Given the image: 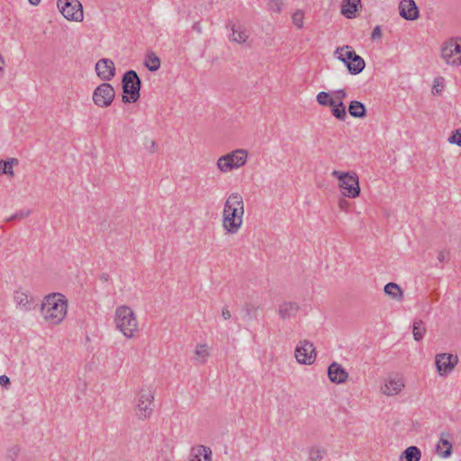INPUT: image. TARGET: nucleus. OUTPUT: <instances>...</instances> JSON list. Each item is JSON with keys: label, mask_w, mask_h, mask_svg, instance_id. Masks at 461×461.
I'll return each mask as SVG.
<instances>
[{"label": "nucleus", "mask_w": 461, "mask_h": 461, "mask_svg": "<svg viewBox=\"0 0 461 461\" xmlns=\"http://www.w3.org/2000/svg\"><path fill=\"white\" fill-rule=\"evenodd\" d=\"M443 78L442 77H437L435 78L434 80V84H433V91L436 93V94H439L444 86H443Z\"/></svg>", "instance_id": "39"}, {"label": "nucleus", "mask_w": 461, "mask_h": 461, "mask_svg": "<svg viewBox=\"0 0 461 461\" xmlns=\"http://www.w3.org/2000/svg\"><path fill=\"white\" fill-rule=\"evenodd\" d=\"M331 176L338 179V186L344 197L357 198L360 194L359 177L355 171L333 170Z\"/></svg>", "instance_id": "4"}, {"label": "nucleus", "mask_w": 461, "mask_h": 461, "mask_svg": "<svg viewBox=\"0 0 461 461\" xmlns=\"http://www.w3.org/2000/svg\"><path fill=\"white\" fill-rule=\"evenodd\" d=\"M189 461H212V450L203 445L192 447Z\"/></svg>", "instance_id": "20"}, {"label": "nucleus", "mask_w": 461, "mask_h": 461, "mask_svg": "<svg viewBox=\"0 0 461 461\" xmlns=\"http://www.w3.org/2000/svg\"><path fill=\"white\" fill-rule=\"evenodd\" d=\"M28 1L32 5H38L41 3V0H28Z\"/></svg>", "instance_id": "49"}, {"label": "nucleus", "mask_w": 461, "mask_h": 461, "mask_svg": "<svg viewBox=\"0 0 461 461\" xmlns=\"http://www.w3.org/2000/svg\"><path fill=\"white\" fill-rule=\"evenodd\" d=\"M348 113L352 117L364 118L366 114V109L361 102L351 101L348 105Z\"/></svg>", "instance_id": "28"}, {"label": "nucleus", "mask_w": 461, "mask_h": 461, "mask_svg": "<svg viewBox=\"0 0 461 461\" xmlns=\"http://www.w3.org/2000/svg\"><path fill=\"white\" fill-rule=\"evenodd\" d=\"M294 357L302 365H312L317 357L313 343L307 339L300 340L295 348Z\"/></svg>", "instance_id": "11"}, {"label": "nucleus", "mask_w": 461, "mask_h": 461, "mask_svg": "<svg viewBox=\"0 0 461 461\" xmlns=\"http://www.w3.org/2000/svg\"><path fill=\"white\" fill-rule=\"evenodd\" d=\"M400 15L408 21L419 18V9L414 0H402L399 5Z\"/></svg>", "instance_id": "16"}, {"label": "nucleus", "mask_w": 461, "mask_h": 461, "mask_svg": "<svg viewBox=\"0 0 461 461\" xmlns=\"http://www.w3.org/2000/svg\"><path fill=\"white\" fill-rule=\"evenodd\" d=\"M347 59H350V62L348 64V69L352 75L359 74L366 67L363 58L357 55L354 50L348 52Z\"/></svg>", "instance_id": "21"}, {"label": "nucleus", "mask_w": 461, "mask_h": 461, "mask_svg": "<svg viewBox=\"0 0 461 461\" xmlns=\"http://www.w3.org/2000/svg\"><path fill=\"white\" fill-rule=\"evenodd\" d=\"M384 292L395 301L402 302L403 299V291L396 283L390 282L386 284Z\"/></svg>", "instance_id": "25"}, {"label": "nucleus", "mask_w": 461, "mask_h": 461, "mask_svg": "<svg viewBox=\"0 0 461 461\" xmlns=\"http://www.w3.org/2000/svg\"><path fill=\"white\" fill-rule=\"evenodd\" d=\"M68 308L66 296L60 293H52L44 296L41 305V313L48 324L59 325L65 320Z\"/></svg>", "instance_id": "2"}, {"label": "nucleus", "mask_w": 461, "mask_h": 461, "mask_svg": "<svg viewBox=\"0 0 461 461\" xmlns=\"http://www.w3.org/2000/svg\"><path fill=\"white\" fill-rule=\"evenodd\" d=\"M331 107L332 115L339 121H345L347 117V112L343 102L337 103L336 101Z\"/></svg>", "instance_id": "31"}, {"label": "nucleus", "mask_w": 461, "mask_h": 461, "mask_svg": "<svg viewBox=\"0 0 461 461\" xmlns=\"http://www.w3.org/2000/svg\"><path fill=\"white\" fill-rule=\"evenodd\" d=\"M382 38V29L379 25H376L371 33V39L373 41L380 40Z\"/></svg>", "instance_id": "42"}, {"label": "nucleus", "mask_w": 461, "mask_h": 461, "mask_svg": "<svg viewBox=\"0 0 461 461\" xmlns=\"http://www.w3.org/2000/svg\"><path fill=\"white\" fill-rule=\"evenodd\" d=\"M113 322L116 330L128 339L135 338L140 331L137 315L130 306H117Z\"/></svg>", "instance_id": "3"}, {"label": "nucleus", "mask_w": 461, "mask_h": 461, "mask_svg": "<svg viewBox=\"0 0 461 461\" xmlns=\"http://www.w3.org/2000/svg\"><path fill=\"white\" fill-rule=\"evenodd\" d=\"M352 51V48L348 45L339 47L335 50V56L337 57L338 59L342 61L348 67V64L350 62V59H347V55L348 54V52Z\"/></svg>", "instance_id": "32"}, {"label": "nucleus", "mask_w": 461, "mask_h": 461, "mask_svg": "<svg viewBox=\"0 0 461 461\" xmlns=\"http://www.w3.org/2000/svg\"><path fill=\"white\" fill-rule=\"evenodd\" d=\"M458 363L456 355L441 353L435 357L437 371L440 375L449 374Z\"/></svg>", "instance_id": "13"}, {"label": "nucleus", "mask_w": 461, "mask_h": 461, "mask_svg": "<svg viewBox=\"0 0 461 461\" xmlns=\"http://www.w3.org/2000/svg\"><path fill=\"white\" fill-rule=\"evenodd\" d=\"M452 443L450 442V434L448 432H441L439 439L436 445V453L442 458H447L452 454Z\"/></svg>", "instance_id": "17"}, {"label": "nucleus", "mask_w": 461, "mask_h": 461, "mask_svg": "<svg viewBox=\"0 0 461 461\" xmlns=\"http://www.w3.org/2000/svg\"><path fill=\"white\" fill-rule=\"evenodd\" d=\"M421 458V452L419 447L415 446L408 447L400 456V461H420Z\"/></svg>", "instance_id": "27"}, {"label": "nucleus", "mask_w": 461, "mask_h": 461, "mask_svg": "<svg viewBox=\"0 0 461 461\" xmlns=\"http://www.w3.org/2000/svg\"><path fill=\"white\" fill-rule=\"evenodd\" d=\"M19 451L20 449L17 447H11L7 452V458L10 461H14L19 455Z\"/></svg>", "instance_id": "40"}, {"label": "nucleus", "mask_w": 461, "mask_h": 461, "mask_svg": "<svg viewBox=\"0 0 461 461\" xmlns=\"http://www.w3.org/2000/svg\"><path fill=\"white\" fill-rule=\"evenodd\" d=\"M361 6V0H342L341 14L348 19L356 16L358 7Z\"/></svg>", "instance_id": "23"}, {"label": "nucleus", "mask_w": 461, "mask_h": 461, "mask_svg": "<svg viewBox=\"0 0 461 461\" xmlns=\"http://www.w3.org/2000/svg\"><path fill=\"white\" fill-rule=\"evenodd\" d=\"M333 99H336L337 103L343 102L347 97V92L344 89L336 90L332 94Z\"/></svg>", "instance_id": "37"}, {"label": "nucleus", "mask_w": 461, "mask_h": 461, "mask_svg": "<svg viewBox=\"0 0 461 461\" xmlns=\"http://www.w3.org/2000/svg\"><path fill=\"white\" fill-rule=\"evenodd\" d=\"M325 455V450L318 447H312L308 452L310 461H321Z\"/></svg>", "instance_id": "34"}, {"label": "nucleus", "mask_w": 461, "mask_h": 461, "mask_svg": "<svg viewBox=\"0 0 461 461\" xmlns=\"http://www.w3.org/2000/svg\"><path fill=\"white\" fill-rule=\"evenodd\" d=\"M155 391L151 386L141 387L135 397L134 412L138 419L147 420L154 411Z\"/></svg>", "instance_id": "5"}, {"label": "nucleus", "mask_w": 461, "mask_h": 461, "mask_svg": "<svg viewBox=\"0 0 461 461\" xmlns=\"http://www.w3.org/2000/svg\"><path fill=\"white\" fill-rule=\"evenodd\" d=\"M441 57L448 65H461V44L457 40L450 39L442 45Z\"/></svg>", "instance_id": "9"}, {"label": "nucleus", "mask_w": 461, "mask_h": 461, "mask_svg": "<svg viewBox=\"0 0 461 461\" xmlns=\"http://www.w3.org/2000/svg\"><path fill=\"white\" fill-rule=\"evenodd\" d=\"M57 5L66 19L75 22L83 20V7L78 0H58Z\"/></svg>", "instance_id": "8"}, {"label": "nucleus", "mask_w": 461, "mask_h": 461, "mask_svg": "<svg viewBox=\"0 0 461 461\" xmlns=\"http://www.w3.org/2000/svg\"><path fill=\"white\" fill-rule=\"evenodd\" d=\"M426 333V326L423 321L414 320L412 323V334L416 341H420Z\"/></svg>", "instance_id": "30"}, {"label": "nucleus", "mask_w": 461, "mask_h": 461, "mask_svg": "<svg viewBox=\"0 0 461 461\" xmlns=\"http://www.w3.org/2000/svg\"><path fill=\"white\" fill-rule=\"evenodd\" d=\"M14 301L17 307L24 310H32V298L23 289H17L14 293Z\"/></svg>", "instance_id": "22"}, {"label": "nucleus", "mask_w": 461, "mask_h": 461, "mask_svg": "<svg viewBox=\"0 0 461 461\" xmlns=\"http://www.w3.org/2000/svg\"><path fill=\"white\" fill-rule=\"evenodd\" d=\"M157 149H158L157 143L154 140H152L150 142V147H149L150 152H152V153L156 152Z\"/></svg>", "instance_id": "48"}, {"label": "nucleus", "mask_w": 461, "mask_h": 461, "mask_svg": "<svg viewBox=\"0 0 461 461\" xmlns=\"http://www.w3.org/2000/svg\"><path fill=\"white\" fill-rule=\"evenodd\" d=\"M5 75V60L2 57V55L0 54V79L4 77Z\"/></svg>", "instance_id": "45"}, {"label": "nucleus", "mask_w": 461, "mask_h": 461, "mask_svg": "<svg viewBox=\"0 0 461 461\" xmlns=\"http://www.w3.org/2000/svg\"><path fill=\"white\" fill-rule=\"evenodd\" d=\"M293 23L298 28L303 27L304 12L302 10H296L292 15Z\"/></svg>", "instance_id": "35"}, {"label": "nucleus", "mask_w": 461, "mask_h": 461, "mask_svg": "<svg viewBox=\"0 0 461 461\" xmlns=\"http://www.w3.org/2000/svg\"><path fill=\"white\" fill-rule=\"evenodd\" d=\"M122 89L125 95H122V102L135 103L140 98L141 81L134 70L127 71L122 77Z\"/></svg>", "instance_id": "7"}, {"label": "nucleus", "mask_w": 461, "mask_h": 461, "mask_svg": "<svg viewBox=\"0 0 461 461\" xmlns=\"http://www.w3.org/2000/svg\"><path fill=\"white\" fill-rule=\"evenodd\" d=\"M282 5L283 3L281 0H271L269 3V8L279 13L282 10Z\"/></svg>", "instance_id": "41"}, {"label": "nucleus", "mask_w": 461, "mask_h": 461, "mask_svg": "<svg viewBox=\"0 0 461 461\" xmlns=\"http://www.w3.org/2000/svg\"><path fill=\"white\" fill-rule=\"evenodd\" d=\"M316 100L322 106H332L336 102V99H333V95L323 91L317 95Z\"/></svg>", "instance_id": "33"}, {"label": "nucleus", "mask_w": 461, "mask_h": 461, "mask_svg": "<svg viewBox=\"0 0 461 461\" xmlns=\"http://www.w3.org/2000/svg\"><path fill=\"white\" fill-rule=\"evenodd\" d=\"M405 387L404 377L400 374H391L384 378L380 391L386 396L398 395Z\"/></svg>", "instance_id": "12"}, {"label": "nucleus", "mask_w": 461, "mask_h": 461, "mask_svg": "<svg viewBox=\"0 0 461 461\" xmlns=\"http://www.w3.org/2000/svg\"><path fill=\"white\" fill-rule=\"evenodd\" d=\"M10 384V380L6 375H1L0 376V384L3 386H5L6 384Z\"/></svg>", "instance_id": "46"}, {"label": "nucleus", "mask_w": 461, "mask_h": 461, "mask_svg": "<svg viewBox=\"0 0 461 461\" xmlns=\"http://www.w3.org/2000/svg\"><path fill=\"white\" fill-rule=\"evenodd\" d=\"M230 30L232 33L230 37V40L236 43H244L249 37V31L240 24H232Z\"/></svg>", "instance_id": "24"}, {"label": "nucleus", "mask_w": 461, "mask_h": 461, "mask_svg": "<svg viewBox=\"0 0 461 461\" xmlns=\"http://www.w3.org/2000/svg\"><path fill=\"white\" fill-rule=\"evenodd\" d=\"M97 76L104 81L111 80L115 75V67L113 60L102 59L95 65Z\"/></svg>", "instance_id": "14"}, {"label": "nucleus", "mask_w": 461, "mask_h": 461, "mask_svg": "<svg viewBox=\"0 0 461 461\" xmlns=\"http://www.w3.org/2000/svg\"><path fill=\"white\" fill-rule=\"evenodd\" d=\"M338 207L342 212H348L350 207L349 202L346 199V197L339 198L338 201Z\"/></svg>", "instance_id": "38"}, {"label": "nucleus", "mask_w": 461, "mask_h": 461, "mask_svg": "<svg viewBox=\"0 0 461 461\" xmlns=\"http://www.w3.org/2000/svg\"><path fill=\"white\" fill-rule=\"evenodd\" d=\"M211 357V348L207 343H198L195 345L192 360L197 365H204Z\"/></svg>", "instance_id": "18"}, {"label": "nucleus", "mask_w": 461, "mask_h": 461, "mask_svg": "<svg viewBox=\"0 0 461 461\" xmlns=\"http://www.w3.org/2000/svg\"><path fill=\"white\" fill-rule=\"evenodd\" d=\"M249 151L245 149H237L221 156L216 161L217 169L223 174L239 169L248 162Z\"/></svg>", "instance_id": "6"}, {"label": "nucleus", "mask_w": 461, "mask_h": 461, "mask_svg": "<svg viewBox=\"0 0 461 461\" xmlns=\"http://www.w3.org/2000/svg\"><path fill=\"white\" fill-rule=\"evenodd\" d=\"M160 59L154 52H149L145 58V66L149 71L155 72L159 69Z\"/></svg>", "instance_id": "29"}, {"label": "nucleus", "mask_w": 461, "mask_h": 461, "mask_svg": "<svg viewBox=\"0 0 461 461\" xmlns=\"http://www.w3.org/2000/svg\"><path fill=\"white\" fill-rule=\"evenodd\" d=\"M19 164V160L15 158L7 160L0 159V176L6 175L9 177L14 176V167Z\"/></svg>", "instance_id": "26"}, {"label": "nucleus", "mask_w": 461, "mask_h": 461, "mask_svg": "<svg viewBox=\"0 0 461 461\" xmlns=\"http://www.w3.org/2000/svg\"><path fill=\"white\" fill-rule=\"evenodd\" d=\"M438 259L440 262L447 261L449 259V252L447 250L439 251V253L438 255Z\"/></svg>", "instance_id": "43"}, {"label": "nucleus", "mask_w": 461, "mask_h": 461, "mask_svg": "<svg viewBox=\"0 0 461 461\" xmlns=\"http://www.w3.org/2000/svg\"><path fill=\"white\" fill-rule=\"evenodd\" d=\"M221 316L224 320H230L231 318V313L228 307H223L221 309Z\"/></svg>", "instance_id": "44"}, {"label": "nucleus", "mask_w": 461, "mask_h": 461, "mask_svg": "<svg viewBox=\"0 0 461 461\" xmlns=\"http://www.w3.org/2000/svg\"><path fill=\"white\" fill-rule=\"evenodd\" d=\"M328 376L330 382L339 384L348 380V373L340 364L332 362L328 367Z\"/></svg>", "instance_id": "15"}, {"label": "nucleus", "mask_w": 461, "mask_h": 461, "mask_svg": "<svg viewBox=\"0 0 461 461\" xmlns=\"http://www.w3.org/2000/svg\"><path fill=\"white\" fill-rule=\"evenodd\" d=\"M29 215V212L25 213V214H23V213H15L14 214L13 216H11L8 221H11V220H14V219H16V218H23L25 216H28Z\"/></svg>", "instance_id": "47"}, {"label": "nucleus", "mask_w": 461, "mask_h": 461, "mask_svg": "<svg viewBox=\"0 0 461 461\" xmlns=\"http://www.w3.org/2000/svg\"><path fill=\"white\" fill-rule=\"evenodd\" d=\"M115 97L114 88L108 83H102L93 92V102L101 108L110 106Z\"/></svg>", "instance_id": "10"}, {"label": "nucleus", "mask_w": 461, "mask_h": 461, "mask_svg": "<svg viewBox=\"0 0 461 461\" xmlns=\"http://www.w3.org/2000/svg\"><path fill=\"white\" fill-rule=\"evenodd\" d=\"M300 305L295 302H283L278 305V315L282 320L296 317L300 312Z\"/></svg>", "instance_id": "19"}, {"label": "nucleus", "mask_w": 461, "mask_h": 461, "mask_svg": "<svg viewBox=\"0 0 461 461\" xmlns=\"http://www.w3.org/2000/svg\"><path fill=\"white\" fill-rule=\"evenodd\" d=\"M245 213V203L242 195L238 192L230 193L225 199L221 212V227L226 234H237L242 225Z\"/></svg>", "instance_id": "1"}, {"label": "nucleus", "mask_w": 461, "mask_h": 461, "mask_svg": "<svg viewBox=\"0 0 461 461\" xmlns=\"http://www.w3.org/2000/svg\"><path fill=\"white\" fill-rule=\"evenodd\" d=\"M448 142L461 147V130H456L448 138Z\"/></svg>", "instance_id": "36"}]
</instances>
